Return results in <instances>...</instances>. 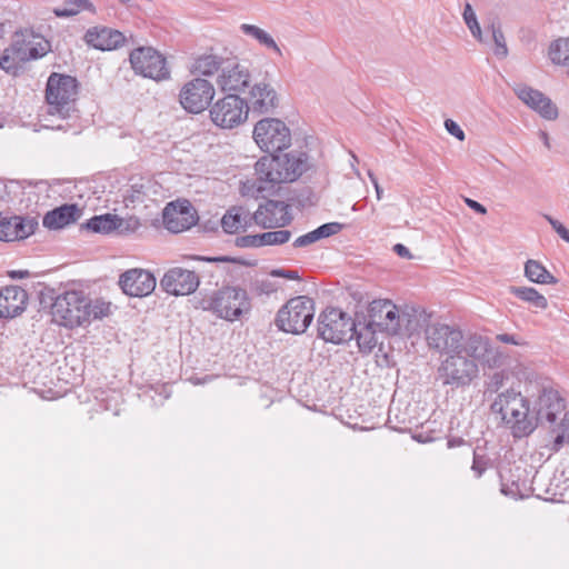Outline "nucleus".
Instances as JSON below:
<instances>
[{
	"instance_id": "1",
	"label": "nucleus",
	"mask_w": 569,
	"mask_h": 569,
	"mask_svg": "<svg viewBox=\"0 0 569 569\" xmlns=\"http://www.w3.org/2000/svg\"><path fill=\"white\" fill-rule=\"evenodd\" d=\"M482 350L477 355L461 349L446 356L437 368V380L452 390L466 388L478 377L479 361L487 363L489 367L498 366L500 355L490 345L487 337L482 339Z\"/></svg>"
},
{
	"instance_id": "2",
	"label": "nucleus",
	"mask_w": 569,
	"mask_h": 569,
	"mask_svg": "<svg viewBox=\"0 0 569 569\" xmlns=\"http://www.w3.org/2000/svg\"><path fill=\"white\" fill-rule=\"evenodd\" d=\"M110 306L101 299L91 300L82 290H66L51 305L52 321L69 329L84 327L109 316Z\"/></svg>"
},
{
	"instance_id": "3",
	"label": "nucleus",
	"mask_w": 569,
	"mask_h": 569,
	"mask_svg": "<svg viewBox=\"0 0 569 569\" xmlns=\"http://www.w3.org/2000/svg\"><path fill=\"white\" fill-rule=\"evenodd\" d=\"M307 169L305 152L262 157L254 164L256 189L258 192L272 191L280 183L296 181Z\"/></svg>"
},
{
	"instance_id": "4",
	"label": "nucleus",
	"mask_w": 569,
	"mask_h": 569,
	"mask_svg": "<svg viewBox=\"0 0 569 569\" xmlns=\"http://www.w3.org/2000/svg\"><path fill=\"white\" fill-rule=\"evenodd\" d=\"M368 318L380 331L388 335H407L409 337L422 329L421 322H427L423 312L416 308H401L391 300L378 299L370 302Z\"/></svg>"
},
{
	"instance_id": "5",
	"label": "nucleus",
	"mask_w": 569,
	"mask_h": 569,
	"mask_svg": "<svg viewBox=\"0 0 569 569\" xmlns=\"http://www.w3.org/2000/svg\"><path fill=\"white\" fill-rule=\"evenodd\" d=\"M79 92V83L77 79L69 74L52 72L46 84V102L48 107V114L58 117L66 123H58L51 127L56 130L68 131L72 124L69 120H78V110L76 102Z\"/></svg>"
},
{
	"instance_id": "6",
	"label": "nucleus",
	"mask_w": 569,
	"mask_h": 569,
	"mask_svg": "<svg viewBox=\"0 0 569 569\" xmlns=\"http://www.w3.org/2000/svg\"><path fill=\"white\" fill-rule=\"evenodd\" d=\"M421 323L422 327L425 326V339L428 348L441 355L449 356V353L461 349L477 355L483 348L482 339L485 337L481 335L465 336L459 328L442 322Z\"/></svg>"
},
{
	"instance_id": "7",
	"label": "nucleus",
	"mask_w": 569,
	"mask_h": 569,
	"mask_svg": "<svg viewBox=\"0 0 569 569\" xmlns=\"http://www.w3.org/2000/svg\"><path fill=\"white\" fill-rule=\"evenodd\" d=\"M491 410L501 416L515 437L528 436L537 427V418L533 410H530L528 399L513 389L500 392L492 402Z\"/></svg>"
},
{
	"instance_id": "8",
	"label": "nucleus",
	"mask_w": 569,
	"mask_h": 569,
	"mask_svg": "<svg viewBox=\"0 0 569 569\" xmlns=\"http://www.w3.org/2000/svg\"><path fill=\"white\" fill-rule=\"evenodd\" d=\"M201 307L227 321L239 320L251 310V301L246 289L238 286H223L201 300Z\"/></svg>"
},
{
	"instance_id": "9",
	"label": "nucleus",
	"mask_w": 569,
	"mask_h": 569,
	"mask_svg": "<svg viewBox=\"0 0 569 569\" xmlns=\"http://www.w3.org/2000/svg\"><path fill=\"white\" fill-rule=\"evenodd\" d=\"M313 315V300L307 296H297L278 310L274 323L283 332L300 335L310 326Z\"/></svg>"
},
{
	"instance_id": "10",
	"label": "nucleus",
	"mask_w": 569,
	"mask_h": 569,
	"mask_svg": "<svg viewBox=\"0 0 569 569\" xmlns=\"http://www.w3.org/2000/svg\"><path fill=\"white\" fill-rule=\"evenodd\" d=\"M353 319L338 308H327L318 318V336L327 342L343 343L353 338Z\"/></svg>"
},
{
	"instance_id": "11",
	"label": "nucleus",
	"mask_w": 569,
	"mask_h": 569,
	"mask_svg": "<svg viewBox=\"0 0 569 569\" xmlns=\"http://www.w3.org/2000/svg\"><path fill=\"white\" fill-rule=\"evenodd\" d=\"M253 139L262 151L273 153L291 144V132L280 119L264 118L256 123Z\"/></svg>"
},
{
	"instance_id": "12",
	"label": "nucleus",
	"mask_w": 569,
	"mask_h": 569,
	"mask_svg": "<svg viewBox=\"0 0 569 569\" xmlns=\"http://www.w3.org/2000/svg\"><path fill=\"white\" fill-rule=\"evenodd\" d=\"M248 103L238 94H227L210 108V119L219 128L232 129L247 120Z\"/></svg>"
},
{
	"instance_id": "13",
	"label": "nucleus",
	"mask_w": 569,
	"mask_h": 569,
	"mask_svg": "<svg viewBox=\"0 0 569 569\" xmlns=\"http://www.w3.org/2000/svg\"><path fill=\"white\" fill-rule=\"evenodd\" d=\"M567 411V400L561 397L559 391L552 388H543L533 407V416L537 418V425L548 427L551 432H556L557 425Z\"/></svg>"
},
{
	"instance_id": "14",
	"label": "nucleus",
	"mask_w": 569,
	"mask_h": 569,
	"mask_svg": "<svg viewBox=\"0 0 569 569\" xmlns=\"http://www.w3.org/2000/svg\"><path fill=\"white\" fill-rule=\"evenodd\" d=\"M129 61L137 74L156 81L170 77L166 58L152 47H139L130 52Z\"/></svg>"
},
{
	"instance_id": "15",
	"label": "nucleus",
	"mask_w": 569,
	"mask_h": 569,
	"mask_svg": "<svg viewBox=\"0 0 569 569\" xmlns=\"http://www.w3.org/2000/svg\"><path fill=\"white\" fill-rule=\"evenodd\" d=\"M213 97V84L206 79L194 78L180 89L179 102L186 111L200 113L210 106Z\"/></svg>"
},
{
	"instance_id": "16",
	"label": "nucleus",
	"mask_w": 569,
	"mask_h": 569,
	"mask_svg": "<svg viewBox=\"0 0 569 569\" xmlns=\"http://www.w3.org/2000/svg\"><path fill=\"white\" fill-rule=\"evenodd\" d=\"M43 54L39 52L31 41L17 36L9 47H7L0 57V69L11 76H18L22 66Z\"/></svg>"
},
{
	"instance_id": "17",
	"label": "nucleus",
	"mask_w": 569,
	"mask_h": 569,
	"mask_svg": "<svg viewBox=\"0 0 569 569\" xmlns=\"http://www.w3.org/2000/svg\"><path fill=\"white\" fill-rule=\"evenodd\" d=\"M118 284L124 295L143 298L153 292L157 280L149 270L132 268L120 274Z\"/></svg>"
},
{
	"instance_id": "18",
	"label": "nucleus",
	"mask_w": 569,
	"mask_h": 569,
	"mask_svg": "<svg viewBox=\"0 0 569 569\" xmlns=\"http://www.w3.org/2000/svg\"><path fill=\"white\" fill-rule=\"evenodd\" d=\"M256 224L264 229L288 226L292 221L290 206L284 201L267 200L252 213Z\"/></svg>"
},
{
	"instance_id": "19",
	"label": "nucleus",
	"mask_w": 569,
	"mask_h": 569,
	"mask_svg": "<svg viewBox=\"0 0 569 569\" xmlns=\"http://www.w3.org/2000/svg\"><path fill=\"white\" fill-rule=\"evenodd\" d=\"M200 284L194 271L174 267L169 269L160 280L162 290L172 296H187L193 293Z\"/></svg>"
},
{
	"instance_id": "20",
	"label": "nucleus",
	"mask_w": 569,
	"mask_h": 569,
	"mask_svg": "<svg viewBox=\"0 0 569 569\" xmlns=\"http://www.w3.org/2000/svg\"><path fill=\"white\" fill-rule=\"evenodd\" d=\"M250 82L248 68L233 59H226L217 78V84L221 91H241Z\"/></svg>"
},
{
	"instance_id": "21",
	"label": "nucleus",
	"mask_w": 569,
	"mask_h": 569,
	"mask_svg": "<svg viewBox=\"0 0 569 569\" xmlns=\"http://www.w3.org/2000/svg\"><path fill=\"white\" fill-rule=\"evenodd\" d=\"M83 41L89 47L97 50L111 51L123 47L127 42V38L119 30L104 26H96L86 31Z\"/></svg>"
},
{
	"instance_id": "22",
	"label": "nucleus",
	"mask_w": 569,
	"mask_h": 569,
	"mask_svg": "<svg viewBox=\"0 0 569 569\" xmlns=\"http://www.w3.org/2000/svg\"><path fill=\"white\" fill-rule=\"evenodd\" d=\"M163 224L170 232L179 233L196 223L194 213L188 201L170 202L163 209Z\"/></svg>"
},
{
	"instance_id": "23",
	"label": "nucleus",
	"mask_w": 569,
	"mask_h": 569,
	"mask_svg": "<svg viewBox=\"0 0 569 569\" xmlns=\"http://www.w3.org/2000/svg\"><path fill=\"white\" fill-rule=\"evenodd\" d=\"M515 92L526 106L546 120H556L558 118L557 106L541 91L528 86H519L515 89Z\"/></svg>"
},
{
	"instance_id": "24",
	"label": "nucleus",
	"mask_w": 569,
	"mask_h": 569,
	"mask_svg": "<svg viewBox=\"0 0 569 569\" xmlns=\"http://www.w3.org/2000/svg\"><path fill=\"white\" fill-rule=\"evenodd\" d=\"M38 221L32 217L11 216L2 217L0 214V240L1 241H16L26 239L31 236Z\"/></svg>"
},
{
	"instance_id": "25",
	"label": "nucleus",
	"mask_w": 569,
	"mask_h": 569,
	"mask_svg": "<svg viewBox=\"0 0 569 569\" xmlns=\"http://www.w3.org/2000/svg\"><path fill=\"white\" fill-rule=\"evenodd\" d=\"M28 292L20 286H6L0 289V318L12 319L20 316L28 305Z\"/></svg>"
},
{
	"instance_id": "26",
	"label": "nucleus",
	"mask_w": 569,
	"mask_h": 569,
	"mask_svg": "<svg viewBox=\"0 0 569 569\" xmlns=\"http://www.w3.org/2000/svg\"><path fill=\"white\" fill-rule=\"evenodd\" d=\"M249 110L254 113L271 112L278 103V97L274 89L266 82L256 83L250 92L248 101Z\"/></svg>"
},
{
	"instance_id": "27",
	"label": "nucleus",
	"mask_w": 569,
	"mask_h": 569,
	"mask_svg": "<svg viewBox=\"0 0 569 569\" xmlns=\"http://www.w3.org/2000/svg\"><path fill=\"white\" fill-rule=\"evenodd\" d=\"M82 210L76 203H66L48 211L42 219V224L49 230H59L77 222Z\"/></svg>"
},
{
	"instance_id": "28",
	"label": "nucleus",
	"mask_w": 569,
	"mask_h": 569,
	"mask_svg": "<svg viewBox=\"0 0 569 569\" xmlns=\"http://www.w3.org/2000/svg\"><path fill=\"white\" fill-rule=\"evenodd\" d=\"M253 221L252 213L241 206L231 207L221 218V227L227 233H237Z\"/></svg>"
},
{
	"instance_id": "29",
	"label": "nucleus",
	"mask_w": 569,
	"mask_h": 569,
	"mask_svg": "<svg viewBox=\"0 0 569 569\" xmlns=\"http://www.w3.org/2000/svg\"><path fill=\"white\" fill-rule=\"evenodd\" d=\"M341 229H342V224L339 222L325 223V224L318 227L317 229L298 237L292 242V246L295 248L309 247L321 239H325V238H328V237L339 233L341 231Z\"/></svg>"
},
{
	"instance_id": "30",
	"label": "nucleus",
	"mask_w": 569,
	"mask_h": 569,
	"mask_svg": "<svg viewBox=\"0 0 569 569\" xmlns=\"http://www.w3.org/2000/svg\"><path fill=\"white\" fill-rule=\"evenodd\" d=\"M509 292L526 302L529 308L536 310H545L548 308L547 298L532 287L511 286L509 287Z\"/></svg>"
},
{
	"instance_id": "31",
	"label": "nucleus",
	"mask_w": 569,
	"mask_h": 569,
	"mask_svg": "<svg viewBox=\"0 0 569 569\" xmlns=\"http://www.w3.org/2000/svg\"><path fill=\"white\" fill-rule=\"evenodd\" d=\"M525 276L529 281L540 284H555L557 279L538 260L529 259L525 263Z\"/></svg>"
},
{
	"instance_id": "32",
	"label": "nucleus",
	"mask_w": 569,
	"mask_h": 569,
	"mask_svg": "<svg viewBox=\"0 0 569 569\" xmlns=\"http://www.w3.org/2000/svg\"><path fill=\"white\" fill-rule=\"evenodd\" d=\"M226 59L214 54H203L194 59L191 66V72L201 76H212L217 71H221Z\"/></svg>"
},
{
	"instance_id": "33",
	"label": "nucleus",
	"mask_w": 569,
	"mask_h": 569,
	"mask_svg": "<svg viewBox=\"0 0 569 569\" xmlns=\"http://www.w3.org/2000/svg\"><path fill=\"white\" fill-rule=\"evenodd\" d=\"M240 30L243 34L254 39L260 46L272 50L278 56L282 54L280 48L278 47L273 38L263 29L254 24L242 23L240 26Z\"/></svg>"
},
{
	"instance_id": "34",
	"label": "nucleus",
	"mask_w": 569,
	"mask_h": 569,
	"mask_svg": "<svg viewBox=\"0 0 569 569\" xmlns=\"http://www.w3.org/2000/svg\"><path fill=\"white\" fill-rule=\"evenodd\" d=\"M376 326L368 321V323L359 329L356 328L355 338L357 340V345L359 350L363 353H369L373 350V348L378 343L377 335H376Z\"/></svg>"
},
{
	"instance_id": "35",
	"label": "nucleus",
	"mask_w": 569,
	"mask_h": 569,
	"mask_svg": "<svg viewBox=\"0 0 569 569\" xmlns=\"http://www.w3.org/2000/svg\"><path fill=\"white\" fill-rule=\"evenodd\" d=\"M82 10L96 12V8L90 0H66L63 7L54 8L52 12L58 18H69L78 14Z\"/></svg>"
},
{
	"instance_id": "36",
	"label": "nucleus",
	"mask_w": 569,
	"mask_h": 569,
	"mask_svg": "<svg viewBox=\"0 0 569 569\" xmlns=\"http://www.w3.org/2000/svg\"><path fill=\"white\" fill-rule=\"evenodd\" d=\"M118 218L112 214L94 216L86 223V228L96 233H109L118 228Z\"/></svg>"
},
{
	"instance_id": "37",
	"label": "nucleus",
	"mask_w": 569,
	"mask_h": 569,
	"mask_svg": "<svg viewBox=\"0 0 569 569\" xmlns=\"http://www.w3.org/2000/svg\"><path fill=\"white\" fill-rule=\"evenodd\" d=\"M549 57L555 64L569 66V38H560L549 47Z\"/></svg>"
},
{
	"instance_id": "38",
	"label": "nucleus",
	"mask_w": 569,
	"mask_h": 569,
	"mask_svg": "<svg viewBox=\"0 0 569 569\" xmlns=\"http://www.w3.org/2000/svg\"><path fill=\"white\" fill-rule=\"evenodd\" d=\"M553 433L556 436L551 449L559 451L566 441L569 442V410L565 413V417L560 419L556 432Z\"/></svg>"
},
{
	"instance_id": "39",
	"label": "nucleus",
	"mask_w": 569,
	"mask_h": 569,
	"mask_svg": "<svg viewBox=\"0 0 569 569\" xmlns=\"http://www.w3.org/2000/svg\"><path fill=\"white\" fill-rule=\"evenodd\" d=\"M291 238L289 230H273L261 233L262 247L263 246H279L287 243Z\"/></svg>"
},
{
	"instance_id": "40",
	"label": "nucleus",
	"mask_w": 569,
	"mask_h": 569,
	"mask_svg": "<svg viewBox=\"0 0 569 569\" xmlns=\"http://www.w3.org/2000/svg\"><path fill=\"white\" fill-rule=\"evenodd\" d=\"M471 451L473 457L471 470L477 478H480L491 467V459L485 453H479L476 450Z\"/></svg>"
},
{
	"instance_id": "41",
	"label": "nucleus",
	"mask_w": 569,
	"mask_h": 569,
	"mask_svg": "<svg viewBox=\"0 0 569 569\" xmlns=\"http://www.w3.org/2000/svg\"><path fill=\"white\" fill-rule=\"evenodd\" d=\"M463 19H465V22L468 26L470 32L472 33V36L476 39L481 40V29H480V26L477 21L476 14H475L472 8L470 7V4H467L465 8Z\"/></svg>"
},
{
	"instance_id": "42",
	"label": "nucleus",
	"mask_w": 569,
	"mask_h": 569,
	"mask_svg": "<svg viewBox=\"0 0 569 569\" xmlns=\"http://www.w3.org/2000/svg\"><path fill=\"white\" fill-rule=\"evenodd\" d=\"M492 39L495 41V54L500 58H505L508 54V48L503 32L500 28L492 27Z\"/></svg>"
},
{
	"instance_id": "43",
	"label": "nucleus",
	"mask_w": 569,
	"mask_h": 569,
	"mask_svg": "<svg viewBox=\"0 0 569 569\" xmlns=\"http://www.w3.org/2000/svg\"><path fill=\"white\" fill-rule=\"evenodd\" d=\"M507 379L508 376L505 371H497L492 373L486 382L487 391L498 392L505 386Z\"/></svg>"
},
{
	"instance_id": "44",
	"label": "nucleus",
	"mask_w": 569,
	"mask_h": 569,
	"mask_svg": "<svg viewBox=\"0 0 569 569\" xmlns=\"http://www.w3.org/2000/svg\"><path fill=\"white\" fill-rule=\"evenodd\" d=\"M261 233L248 234L237 238L236 243L240 248H258L262 247Z\"/></svg>"
},
{
	"instance_id": "45",
	"label": "nucleus",
	"mask_w": 569,
	"mask_h": 569,
	"mask_svg": "<svg viewBox=\"0 0 569 569\" xmlns=\"http://www.w3.org/2000/svg\"><path fill=\"white\" fill-rule=\"evenodd\" d=\"M545 219L550 223L552 229L561 239H563L566 242H569V230L560 221L549 214H545Z\"/></svg>"
},
{
	"instance_id": "46",
	"label": "nucleus",
	"mask_w": 569,
	"mask_h": 569,
	"mask_svg": "<svg viewBox=\"0 0 569 569\" xmlns=\"http://www.w3.org/2000/svg\"><path fill=\"white\" fill-rule=\"evenodd\" d=\"M201 260H207L210 262H223V263H232L238 266H253V263L248 262L240 258H232L228 256L214 257V258H200Z\"/></svg>"
},
{
	"instance_id": "47",
	"label": "nucleus",
	"mask_w": 569,
	"mask_h": 569,
	"mask_svg": "<svg viewBox=\"0 0 569 569\" xmlns=\"http://www.w3.org/2000/svg\"><path fill=\"white\" fill-rule=\"evenodd\" d=\"M445 128L446 130L453 137H456L458 140L463 141L466 136L461 127L453 120L447 119L445 121Z\"/></svg>"
},
{
	"instance_id": "48",
	"label": "nucleus",
	"mask_w": 569,
	"mask_h": 569,
	"mask_svg": "<svg viewBox=\"0 0 569 569\" xmlns=\"http://www.w3.org/2000/svg\"><path fill=\"white\" fill-rule=\"evenodd\" d=\"M271 276L273 277H280L286 278L289 280H298L299 273L297 270H289V269H276L271 271Z\"/></svg>"
},
{
	"instance_id": "49",
	"label": "nucleus",
	"mask_w": 569,
	"mask_h": 569,
	"mask_svg": "<svg viewBox=\"0 0 569 569\" xmlns=\"http://www.w3.org/2000/svg\"><path fill=\"white\" fill-rule=\"evenodd\" d=\"M465 202L466 204L472 209L473 211H476L477 213H480V214H486L487 213V209L485 206H482L481 203H479L478 201L476 200H472L470 198H466L465 199Z\"/></svg>"
},
{
	"instance_id": "50",
	"label": "nucleus",
	"mask_w": 569,
	"mask_h": 569,
	"mask_svg": "<svg viewBox=\"0 0 569 569\" xmlns=\"http://www.w3.org/2000/svg\"><path fill=\"white\" fill-rule=\"evenodd\" d=\"M501 492L506 496L515 498L519 493L518 485L512 482L511 486H508L505 482H501Z\"/></svg>"
},
{
	"instance_id": "51",
	"label": "nucleus",
	"mask_w": 569,
	"mask_h": 569,
	"mask_svg": "<svg viewBox=\"0 0 569 569\" xmlns=\"http://www.w3.org/2000/svg\"><path fill=\"white\" fill-rule=\"evenodd\" d=\"M496 339L503 343H510V345H516V346L521 345V342L516 338L515 335L500 333V335H497Z\"/></svg>"
},
{
	"instance_id": "52",
	"label": "nucleus",
	"mask_w": 569,
	"mask_h": 569,
	"mask_svg": "<svg viewBox=\"0 0 569 569\" xmlns=\"http://www.w3.org/2000/svg\"><path fill=\"white\" fill-rule=\"evenodd\" d=\"M368 177H369L371 183L375 187L377 199L381 200L383 191H382V188L380 187V184L378 182V179L376 178L375 173L371 170L368 171Z\"/></svg>"
},
{
	"instance_id": "53",
	"label": "nucleus",
	"mask_w": 569,
	"mask_h": 569,
	"mask_svg": "<svg viewBox=\"0 0 569 569\" xmlns=\"http://www.w3.org/2000/svg\"><path fill=\"white\" fill-rule=\"evenodd\" d=\"M393 251L401 258H406V259H409L411 258V253L409 251V249L401 244V243H397L395 247H393Z\"/></svg>"
},
{
	"instance_id": "54",
	"label": "nucleus",
	"mask_w": 569,
	"mask_h": 569,
	"mask_svg": "<svg viewBox=\"0 0 569 569\" xmlns=\"http://www.w3.org/2000/svg\"><path fill=\"white\" fill-rule=\"evenodd\" d=\"M9 276L13 279H23L30 276L28 270H14L9 273Z\"/></svg>"
},
{
	"instance_id": "55",
	"label": "nucleus",
	"mask_w": 569,
	"mask_h": 569,
	"mask_svg": "<svg viewBox=\"0 0 569 569\" xmlns=\"http://www.w3.org/2000/svg\"><path fill=\"white\" fill-rule=\"evenodd\" d=\"M463 445H466V441L462 438H451L447 442L448 448L460 447Z\"/></svg>"
},
{
	"instance_id": "56",
	"label": "nucleus",
	"mask_w": 569,
	"mask_h": 569,
	"mask_svg": "<svg viewBox=\"0 0 569 569\" xmlns=\"http://www.w3.org/2000/svg\"><path fill=\"white\" fill-rule=\"evenodd\" d=\"M413 438L416 440H418L419 442H428V441H431L433 440V438L429 437V436H425L422 432H418L413 436Z\"/></svg>"
},
{
	"instance_id": "57",
	"label": "nucleus",
	"mask_w": 569,
	"mask_h": 569,
	"mask_svg": "<svg viewBox=\"0 0 569 569\" xmlns=\"http://www.w3.org/2000/svg\"><path fill=\"white\" fill-rule=\"evenodd\" d=\"M541 137H542V139H543V142H545L546 147H547V148H550L549 138H548L547 132H543V131H542V132H541Z\"/></svg>"
},
{
	"instance_id": "58",
	"label": "nucleus",
	"mask_w": 569,
	"mask_h": 569,
	"mask_svg": "<svg viewBox=\"0 0 569 569\" xmlns=\"http://www.w3.org/2000/svg\"><path fill=\"white\" fill-rule=\"evenodd\" d=\"M4 33H6L4 24L2 22H0V39L4 36Z\"/></svg>"
},
{
	"instance_id": "59",
	"label": "nucleus",
	"mask_w": 569,
	"mask_h": 569,
	"mask_svg": "<svg viewBox=\"0 0 569 569\" xmlns=\"http://www.w3.org/2000/svg\"><path fill=\"white\" fill-rule=\"evenodd\" d=\"M119 2H121L122 4L129 6L131 0H119Z\"/></svg>"
}]
</instances>
